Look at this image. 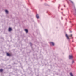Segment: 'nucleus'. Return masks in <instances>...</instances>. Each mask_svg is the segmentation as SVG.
Returning <instances> with one entry per match:
<instances>
[{
    "mask_svg": "<svg viewBox=\"0 0 76 76\" xmlns=\"http://www.w3.org/2000/svg\"><path fill=\"white\" fill-rule=\"evenodd\" d=\"M61 10H63V9H61Z\"/></svg>",
    "mask_w": 76,
    "mask_h": 76,
    "instance_id": "ddd939ff",
    "label": "nucleus"
},
{
    "mask_svg": "<svg viewBox=\"0 0 76 76\" xmlns=\"http://www.w3.org/2000/svg\"><path fill=\"white\" fill-rule=\"evenodd\" d=\"M71 3H73V1H71Z\"/></svg>",
    "mask_w": 76,
    "mask_h": 76,
    "instance_id": "f8f14e48",
    "label": "nucleus"
},
{
    "mask_svg": "<svg viewBox=\"0 0 76 76\" xmlns=\"http://www.w3.org/2000/svg\"><path fill=\"white\" fill-rule=\"evenodd\" d=\"M50 45H52L53 46H54V43L53 42H50Z\"/></svg>",
    "mask_w": 76,
    "mask_h": 76,
    "instance_id": "f03ea898",
    "label": "nucleus"
},
{
    "mask_svg": "<svg viewBox=\"0 0 76 76\" xmlns=\"http://www.w3.org/2000/svg\"><path fill=\"white\" fill-rule=\"evenodd\" d=\"M36 18L37 19H39V16L38 14H37L36 15Z\"/></svg>",
    "mask_w": 76,
    "mask_h": 76,
    "instance_id": "423d86ee",
    "label": "nucleus"
},
{
    "mask_svg": "<svg viewBox=\"0 0 76 76\" xmlns=\"http://www.w3.org/2000/svg\"><path fill=\"white\" fill-rule=\"evenodd\" d=\"M7 56H12L11 54H9L8 53H7Z\"/></svg>",
    "mask_w": 76,
    "mask_h": 76,
    "instance_id": "20e7f679",
    "label": "nucleus"
},
{
    "mask_svg": "<svg viewBox=\"0 0 76 76\" xmlns=\"http://www.w3.org/2000/svg\"><path fill=\"white\" fill-rule=\"evenodd\" d=\"M25 32H26V33H28V30H27L26 29H25Z\"/></svg>",
    "mask_w": 76,
    "mask_h": 76,
    "instance_id": "0eeeda50",
    "label": "nucleus"
},
{
    "mask_svg": "<svg viewBox=\"0 0 76 76\" xmlns=\"http://www.w3.org/2000/svg\"><path fill=\"white\" fill-rule=\"evenodd\" d=\"M12 31V28H9V31L10 32Z\"/></svg>",
    "mask_w": 76,
    "mask_h": 76,
    "instance_id": "39448f33",
    "label": "nucleus"
},
{
    "mask_svg": "<svg viewBox=\"0 0 76 76\" xmlns=\"http://www.w3.org/2000/svg\"><path fill=\"white\" fill-rule=\"evenodd\" d=\"M5 12L6 13H8V11L7 10H5Z\"/></svg>",
    "mask_w": 76,
    "mask_h": 76,
    "instance_id": "9d476101",
    "label": "nucleus"
},
{
    "mask_svg": "<svg viewBox=\"0 0 76 76\" xmlns=\"http://www.w3.org/2000/svg\"><path fill=\"white\" fill-rule=\"evenodd\" d=\"M69 59H72V58H73V56L72 55H69Z\"/></svg>",
    "mask_w": 76,
    "mask_h": 76,
    "instance_id": "7ed1b4c3",
    "label": "nucleus"
},
{
    "mask_svg": "<svg viewBox=\"0 0 76 76\" xmlns=\"http://www.w3.org/2000/svg\"><path fill=\"white\" fill-rule=\"evenodd\" d=\"M70 75L71 76H73V74L72 73H70Z\"/></svg>",
    "mask_w": 76,
    "mask_h": 76,
    "instance_id": "1a4fd4ad",
    "label": "nucleus"
},
{
    "mask_svg": "<svg viewBox=\"0 0 76 76\" xmlns=\"http://www.w3.org/2000/svg\"><path fill=\"white\" fill-rule=\"evenodd\" d=\"M3 71V70L2 69H0V72H2Z\"/></svg>",
    "mask_w": 76,
    "mask_h": 76,
    "instance_id": "6e6552de",
    "label": "nucleus"
},
{
    "mask_svg": "<svg viewBox=\"0 0 76 76\" xmlns=\"http://www.w3.org/2000/svg\"><path fill=\"white\" fill-rule=\"evenodd\" d=\"M74 63V61H72V64H73V63Z\"/></svg>",
    "mask_w": 76,
    "mask_h": 76,
    "instance_id": "9b49d317",
    "label": "nucleus"
},
{
    "mask_svg": "<svg viewBox=\"0 0 76 76\" xmlns=\"http://www.w3.org/2000/svg\"><path fill=\"white\" fill-rule=\"evenodd\" d=\"M66 38L68 39H70L69 37H72V34H71L69 36L67 35V34H66Z\"/></svg>",
    "mask_w": 76,
    "mask_h": 76,
    "instance_id": "f257e3e1",
    "label": "nucleus"
}]
</instances>
